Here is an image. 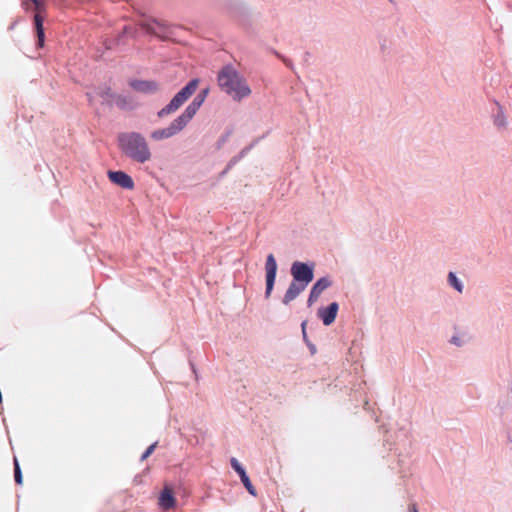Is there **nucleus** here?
Segmentation results:
<instances>
[{"instance_id":"obj_1","label":"nucleus","mask_w":512,"mask_h":512,"mask_svg":"<svg viewBox=\"0 0 512 512\" xmlns=\"http://www.w3.org/2000/svg\"><path fill=\"white\" fill-rule=\"evenodd\" d=\"M218 86L236 101H240L251 94V88L246 79L232 66H226L219 72Z\"/></svg>"},{"instance_id":"obj_2","label":"nucleus","mask_w":512,"mask_h":512,"mask_svg":"<svg viewBox=\"0 0 512 512\" xmlns=\"http://www.w3.org/2000/svg\"><path fill=\"white\" fill-rule=\"evenodd\" d=\"M120 149L133 160L144 163L151 159L146 139L139 133H123L118 137Z\"/></svg>"},{"instance_id":"obj_3","label":"nucleus","mask_w":512,"mask_h":512,"mask_svg":"<svg viewBox=\"0 0 512 512\" xmlns=\"http://www.w3.org/2000/svg\"><path fill=\"white\" fill-rule=\"evenodd\" d=\"M198 84L197 79L189 82L173 97L168 105L159 111V117H165L177 111L196 92Z\"/></svg>"},{"instance_id":"obj_4","label":"nucleus","mask_w":512,"mask_h":512,"mask_svg":"<svg viewBox=\"0 0 512 512\" xmlns=\"http://www.w3.org/2000/svg\"><path fill=\"white\" fill-rule=\"evenodd\" d=\"M190 120L182 113L168 127L154 130L150 138L154 141H162L178 134L188 124Z\"/></svg>"},{"instance_id":"obj_5","label":"nucleus","mask_w":512,"mask_h":512,"mask_svg":"<svg viewBox=\"0 0 512 512\" xmlns=\"http://www.w3.org/2000/svg\"><path fill=\"white\" fill-rule=\"evenodd\" d=\"M291 275L293 280L305 283L307 286L314 277V264L295 261L291 266Z\"/></svg>"},{"instance_id":"obj_6","label":"nucleus","mask_w":512,"mask_h":512,"mask_svg":"<svg viewBox=\"0 0 512 512\" xmlns=\"http://www.w3.org/2000/svg\"><path fill=\"white\" fill-rule=\"evenodd\" d=\"M472 340V333L466 326L455 325L448 339V343L456 348L468 345Z\"/></svg>"},{"instance_id":"obj_7","label":"nucleus","mask_w":512,"mask_h":512,"mask_svg":"<svg viewBox=\"0 0 512 512\" xmlns=\"http://www.w3.org/2000/svg\"><path fill=\"white\" fill-rule=\"evenodd\" d=\"M265 271H266L265 295L267 298H269L273 291L276 274H277V262L272 254L267 256L266 264H265Z\"/></svg>"},{"instance_id":"obj_8","label":"nucleus","mask_w":512,"mask_h":512,"mask_svg":"<svg viewBox=\"0 0 512 512\" xmlns=\"http://www.w3.org/2000/svg\"><path fill=\"white\" fill-rule=\"evenodd\" d=\"M332 284V281L328 277H322L318 279L312 286L309 298L307 300L308 306H312L321 296V294Z\"/></svg>"},{"instance_id":"obj_9","label":"nucleus","mask_w":512,"mask_h":512,"mask_svg":"<svg viewBox=\"0 0 512 512\" xmlns=\"http://www.w3.org/2000/svg\"><path fill=\"white\" fill-rule=\"evenodd\" d=\"M339 310V306L336 302L331 303L327 307H322L318 310L317 315L323 321L324 325H331L336 317Z\"/></svg>"},{"instance_id":"obj_10","label":"nucleus","mask_w":512,"mask_h":512,"mask_svg":"<svg viewBox=\"0 0 512 512\" xmlns=\"http://www.w3.org/2000/svg\"><path fill=\"white\" fill-rule=\"evenodd\" d=\"M109 179L116 185L125 188L132 189L134 186V182L132 178L122 171H110L108 172Z\"/></svg>"},{"instance_id":"obj_11","label":"nucleus","mask_w":512,"mask_h":512,"mask_svg":"<svg viewBox=\"0 0 512 512\" xmlns=\"http://www.w3.org/2000/svg\"><path fill=\"white\" fill-rule=\"evenodd\" d=\"M207 95H208V89H205L202 92H200L193 99V101L187 106L185 111L183 112L185 117H187L189 120H191L194 117V115L197 113L199 108L202 106V104L204 103Z\"/></svg>"},{"instance_id":"obj_12","label":"nucleus","mask_w":512,"mask_h":512,"mask_svg":"<svg viewBox=\"0 0 512 512\" xmlns=\"http://www.w3.org/2000/svg\"><path fill=\"white\" fill-rule=\"evenodd\" d=\"M306 287L307 286L305 285V283H300V282L293 280L290 283V285L283 297V303L285 305L289 304L291 301L296 299L306 289Z\"/></svg>"},{"instance_id":"obj_13","label":"nucleus","mask_w":512,"mask_h":512,"mask_svg":"<svg viewBox=\"0 0 512 512\" xmlns=\"http://www.w3.org/2000/svg\"><path fill=\"white\" fill-rule=\"evenodd\" d=\"M131 85L136 91L143 93H152L158 89V84L156 82L148 80H135Z\"/></svg>"},{"instance_id":"obj_14","label":"nucleus","mask_w":512,"mask_h":512,"mask_svg":"<svg viewBox=\"0 0 512 512\" xmlns=\"http://www.w3.org/2000/svg\"><path fill=\"white\" fill-rule=\"evenodd\" d=\"M159 505L161 508L168 510L175 505V498L173 496L172 490L169 488H165L159 497Z\"/></svg>"},{"instance_id":"obj_15","label":"nucleus","mask_w":512,"mask_h":512,"mask_svg":"<svg viewBox=\"0 0 512 512\" xmlns=\"http://www.w3.org/2000/svg\"><path fill=\"white\" fill-rule=\"evenodd\" d=\"M447 281H448L449 285L452 286L456 291H458L459 293H462L463 284L455 273L450 272L448 274Z\"/></svg>"},{"instance_id":"obj_16","label":"nucleus","mask_w":512,"mask_h":512,"mask_svg":"<svg viewBox=\"0 0 512 512\" xmlns=\"http://www.w3.org/2000/svg\"><path fill=\"white\" fill-rule=\"evenodd\" d=\"M35 26L37 29L39 46H43V42H44L43 24H42V19L38 14L35 15Z\"/></svg>"},{"instance_id":"obj_17","label":"nucleus","mask_w":512,"mask_h":512,"mask_svg":"<svg viewBox=\"0 0 512 512\" xmlns=\"http://www.w3.org/2000/svg\"><path fill=\"white\" fill-rule=\"evenodd\" d=\"M494 124L498 128H504L507 125V118H506L504 112L502 111V109L498 110V113L496 114V116L494 118Z\"/></svg>"},{"instance_id":"obj_18","label":"nucleus","mask_w":512,"mask_h":512,"mask_svg":"<svg viewBox=\"0 0 512 512\" xmlns=\"http://www.w3.org/2000/svg\"><path fill=\"white\" fill-rule=\"evenodd\" d=\"M231 466L239 474L240 478L247 475L244 468L241 466V464L238 462L236 458L231 459Z\"/></svg>"},{"instance_id":"obj_19","label":"nucleus","mask_w":512,"mask_h":512,"mask_svg":"<svg viewBox=\"0 0 512 512\" xmlns=\"http://www.w3.org/2000/svg\"><path fill=\"white\" fill-rule=\"evenodd\" d=\"M241 481L243 483V485L246 487V489L248 490V492L251 494V495H256V491H255V488L254 486L251 484L249 478L247 475H245L244 477L241 478Z\"/></svg>"},{"instance_id":"obj_20","label":"nucleus","mask_w":512,"mask_h":512,"mask_svg":"<svg viewBox=\"0 0 512 512\" xmlns=\"http://www.w3.org/2000/svg\"><path fill=\"white\" fill-rule=\"evenodd\" d=\"M15 480L18 484L22 483V476L17 460L15 459Z\"/></svg>"},{"instance_id":"obj_21","label":"nucleus","mask_w":512,"mask_h":512,"mask_svg":"<svg viewBox=\"0 0 512 512\" xmlns=\"http://www.w3.org/2000/svg\"><path fill=\"white\" fill-rule=\"evenodd\" d=\"M154 450V445H151L143 455V459L147 458Z\"/></svg>"},{"instance_id":"obj_22","label":"nucleus","mask_w":512,"mask_h":512,"mask_svg":"<svg viewBox=\"0 0 512 512\" xmlns=\"http://www.w3.org/2000/svg\"><path fill=\"white\" fill-rule=\"evenodd\" d=\"M409 512H416L415 510H410Z\"/></svg>"}]
</instances>
